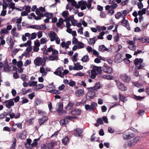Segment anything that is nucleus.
I'll list each match as a JSON object with an SVG mask.
<instances>
[{
  "mask_svg": "<svg viewBox=\"0 0 149 149\" xmlns=\"http://www.w3.org/2000/svg\"><path fill=\"white\" fill-rule=\"evenodd\" d=\"M93 1V0H88L87 3L86 1L82 0L76 3L74 7L77 9L80 8L82 10H85L86 7L89 9L91 6V2Z\"/></svg>",
  "mask_w": 149,
  "mask_h": 149,
  "instance_id": "nucleus-1",
  "label": "nucleus"
},
{
  "mask_svg": "<svg viewBox=\"0 0 149 149\" xmlns=\"http://www.w3.org/2000/svg\"><path fill=\"white\" fill-rule=\"evenodd\" d=\"M100 83L98 82H97L94 86L93 87H89L87 88L88 90V93L90 95H92L93 96L95 95V93L94 91H96L100 88Z\"/></svg>",
  "mask_w": 149,
  "mask_h": 149,
  "instance_id": "nucleus-2",
  "label": "nucleus"
},
{
  "mask_svg": "<svg viewBox=\"0 0 149 149\" xmlns=\"http://www.w3.org/2000/svg\"><path fill=\"white\" fill-rule=\"evenodd\" d=\"M143 60L142 58H136L134 61V64L136 65L138 69H142L143 67L141 63L143 62Z\"/></svg>",
  "mask_w": 149,
  "mask_h": 149,
  "instance_id": "nucleus-3",
  "label": "nucleus"
},
{
  "mask_svg": "<svg viewBox=\"0 0 149 149\" xmlns=\"http://www.w3.org/2000/svg\"><path fill=\"white\" fill-rule=\"evenodd\" d=\"M97 105V104L95 102H92L91 105L86 104L85 106V107L86 109L87 110H93L95 109Z\"/></svg>",
  "mask_w": 149,
  "mask_h": 149,
  "instance_id": "nucleus-4",
  "label": "nucleus"
},
{
  "mask_svg": "<svg viewBox=\"0 0 149 149\" xmlns=\"http://www.w3.org/2000/svg\"><path fill=\"white\" fill-rule=\"evenodd\" d=\"M45 11V8L44 7H41L39 8L36 10V13L37 15L40 16L41 18L44 16L43 13H44Z\"/></svg>",
  "mask_w": 149,
  "mask_h": 149,
  "instance_id": "nucleus-5",
  "label": "nucleus"
},
{
  "mask_svg": "<svg viewBox=\"0 0 149 149\" xmlns=\"http://www.w3.org/2000/svg\"><path fill=\"white\" fill-rule=\"evenodd\" d=\"M122 81L125 82H129L131 80V77L126 74H122L121 77Z\"/></svg>",
  "mask_w": 149,
  "mask_h": 149,
  "instance_id": "nucleus-6",
  "label": "nucleus"
},
{
  "mask_svg": "<svg viewBox=\"0 0 149 149\" xmlns=\"http://www.w3.org/2000/svg\"><path fill=\"white\" fill-rule=\"evenodd\" d=\"M135 135L134 133L129 134L128 132H125L123 136L124 139L128 140L133 138Z\"/></svg>",
  "mask_w": 149,
  "mask_h": 149,
  "instance_id": "nucleus-7",
  "label": "nucleus"
},
{
  "mask_svg": "<svg viewBox=\"0 0 149 149\" xmlns=\"http://www.w3.org/2000/svg\"><path fill=\"white\" fill-rule=\"evenodd\" d=\"M116 85L118 88L122 91H124L127 90V88L122 83L119 81L116 82Z\"/></svg>",
  "mask_w": 149,
  "mask_h": 149,
  "instance_id": "nucleus-8",
  "label": "nucleus"
},
{
  "mask_svg": "<svg viewBox=\"0 0 149 149\" xmlns=\"http://www.w3.org/2000/svg\"><path fill=\"white\" fill-rule=\"evenodd\" d=\"M91 71L94 72V73H95L97 74H100L102 72L101 67H97V66H94L93 68Z\"/></svg>",
  "mask_w": 149,
  "mask_h": 149,
  "instance_id": "nucleus-9",
  "label": "nucleus"
},
{
  "mask_svg": "<svg viewBox=\"0 0 149 149\" xmlns=\"http://www.w3.org/2000/svg\"><path fill=\"white\" fill-rule=\"evenodd\" d=\"M42 58L39 57H37L34 60V63L37 66H40L42 63Z\"/></svg>",
  "mask_w": 149,
  "mask_h": 149,
  "instance_id": "nucleus-10",
  "label": "nucleus"
},
{
  "mask_svg": "<svg viewBox=\"0 0 149 149\" xmlns=\"http://www.w3.org/2000/svg\"><path fill=\"white\" fill-rule=\"evenodd\" d=\"M139 137L136 136L135 138L133 140L129 142L128 143L129 146L131 147L135 145L138 141H139Z\"/></svg>",
  "mask_w": 149,
  "mask_h": 149,
  "instance_id": "nucleus-11",
  "label": "nucleus"
},
{
  "mask_svg": "<svg viewBox=\"0 0 149 149\" xmlns=\"http://www.w3.org/2000/svg\"><path fill=\"white\" fill-rule=\"evenodd\" d=\"M103 71L105 73L110 74L113 72V69L109 66H104L103 67Z\"/></svg>",
  "mask_w": 149,
  "mask_h": 149,
  "instance_id": "nucleus-12",
  "label": "nucleus"
},
{
  "mask_svg": "<svg viewBox=\"0 0 149 149\" xmlns=\"http://www.w3.org/2000/svg\"><path fill=\"white\" fill-rule=\"evenodd\" d=\"M114 61L117 63H120L122 61L123 59L121 58V55L120 54L118 53L116 55Z\"/></svg>",
  "mask_w": 149,
  "mask_h": 149,
  "instance_id": "nucleus-13",
  "label": "nucleus"
},
{
  "mask_svg": "<svg viewBox=\"0 0 149 149\" xmlns=\"http://www.w3.org/2000/svg\"><path fill=\"white\" fill-rule=\"evenodd\" d=\"M63 67H59L56 70L55 72H54V73L55 74L59 75L61 77H63V75L62 72V71L63 70Z\"/></svg>",
  "mask_w": 149,
  "mask_h": 149,
  "instance_id": "nucleus-14",
  "label": "nucleus"
},
{
  "mask_svg": "<svg viewBox=\"0 0 149 149\" xmlns=\"http://www.w3.org/2000/svg\"><path fill=\"white\" fill-rule=\"evenodd\" d=\"M4 103H6V106L8 108H10L11 107L14 105V103L13 100H9L6 101Z\"/></svg>",
  "mask_w": 149,
  "mask_h": 149,
  "instance_id": "nucleus-15",
  "label": "nucleus"
},
{
  "mask_svg": "<svg viewBox=\"0 0 149 149\" xmlns=\"http://www.w3.org/2000/svg\"><path fill=\"white\" fill-rule=\"evenodd\" d=\"M48 34L51 42L57 36V35L54 32L52 31H50Z\"/></svg>",
  "mask_w": 149,
  "mask_h": 149,
  "instance_id": "nucleus-16",
  "label": "nucleus"
},
{
  "mask_svg": "<svg viewBox=\"0 0 149 149\" xmlns=\"http://www.w3.org/2000/svg\"><path fill=\"white\" fill-rule=\"evenodd\" d=\"M71 44V41H68L65 42H62L61 43V47L63 48H65L66 49L69 48V46Z\"/></svg>",
  "mask_w": 149,
  "mask_h": 149,
  "instance_id": "nucleus-17",
  "label": "nucleus"
},
{
  "mask_svg": "<svg viewBox=\"0 0 149 149\" xmlns=\"http://www.w3.org/2000/svg\"><path fill=\"white\" fill-rule=\"evenodd\" d=\"M58 59V54L50 55L48 57V60L50 61H56Z\"/></svg>",
  "mask_w": 149,
  "mask_h": 149,
  "instance_id": "nucleus-18",
  "label": "nucleus"
},
{
  "mask_svg": "<svg viewBox=\"0 0 149 149\" xmlns=\"http://www.w3.org/2000/svg\"><path fill=\"white\" fill-rule=\"evenodd\" d=\"M84 91L83 89H78L75 91V95L77 97L82 96L84 94Z\"/></svg>",
  "mask_w": 149,
  "mask_h": 149,
  "instance_id": "nucleus-19",
  "label": "nucleus"
},
{
  "mask_svg": "<svg viewBox=\"0 0 149 149\" xmlns=\"http://www.w3.org/2000/svg\"><path fill=\"white\" fill-rule=\"evenodd\" d=\"M74 105V102L73 101H69V103L65 108L67 110H70L73 108Z\"/></svg>",
  "mask_w": 149,
  "mask_h": 149,
  "instance_id": "nucleus-20",
  "label": "nucleus"
},
{
  "mask_svg": "<svg viewBox=\"0 0 149 149\" xmlns=\"http://www.w3.org/2000/svg\"><path fill=\"white\" fill-rule=\"evenodd\" d=\"M74 65L75 70H79L83 69V66L81 65L79 63H74Z\"/></svg>",
  "mask_w": 149,
  "mask_h": 149,
  "instance_id": "nucleus-21",
  "label": "nucleus"
},
{
  "mask_svg": "<svg viewBox=\"0 0 149 149\" xmlns=\"http://www.w3.org/2000/svg\"><path fill=\"white\" fill-rule=\"evenodd\" d=\"M40 72L42 74V77L45 76L47 74V72L46 71L45 68L43 66H42L40 68Z\"/></svg>",
  "mask_w": 149,
  "mask_h": 149,
  "instance_id": "nucleus-22",
  "label": "nucleus"
},
{
  "mask_svg": "<svg viewBox=\"0 0 149 149\" xmlns=\"http://www.w3.org/2000/svg\"><path fill=\"white\" fill-rule=\"evenodd\" d=\"M118 6V5L117 3H114L113 4H112L111 5H107L105 7V9L106 10H108L110 9H115Z\"/></svg>",
  "mask_w": 149,
  "mask_h": 149,
  "instance_id": "nucleus-23",
  "label": "nucleus"
},
{
  "mask_svg": "<svg viewBox=\"0 0 149 149\" xmlns=\"http://www.w3.org/2000/svg\"><path fill=\"white\" fill-rule=\"evenodd\" d=\"M17 136L20 139H24L26 138V133L24 131L22 133H18L17 134Z\"/></svg>",
  "mask_w": 149,
  "mask_h": 149,
  "instance_id": "nucleus-24",
  "label": "nucleus"
},
{
  "mask_svg": "<svg viewBox=\"0 0 149 149\" xmlns=\"http://www.w3.org/2000/svg\"><path fill=\"white\" fill-rule=\"evenodd\" d=\"M47 50L49 52H52V54L53 55L58 54V52L57 50L54 49L51 47L48 48Z\"/></svg>",
  "mask_w": 149,
  "mask_h": 149,
  "instance_id": "nucleus-25",
  "label": "nucleus"
},
{
  "mask_svg": "<svg viewBox=\"0 0 149 149\" xmlns=\"http://www.w3.org/2000/svg\"><path fill=\"white\" fill-rule=\"evenodd\" d=\"M48 120V118L45 116H44L41 119H39V122L40 125L43 124L46 121Z\"/></svg>",
  "mask_w": 149,
  "mask_h": 149,
  "instance_id": "nucleus-26",
  "label": "nucleus"
},
{
  "mask_svg": "<svg viewBox=\"0 0 149 149\" xmlns=\"http://www.w3.org/2000/svg\"><path fill=\"white\" fill-rule=\"evenodd\" d=\"M81 111L79 109H76L71 111L72 114L74 115H79L81 113Z\"/></svg>",
  "mask_w": 149,
  "mask_h": 149,
  "instance_id": "nucleus-27",
  "label": "nucleus"
},
{
  "mask_svg": "<svg viewBox=\"0 0 149 149\" xmlns=\"http://www.w3.org/2000/svg\"><path fill=\"white\" fill-rule=\"evenodd\" d=\"M97 39L96 37H94L93 38H90L88 41V43L90 45L94 44L97 40Z\"/></svg>",
  "mask_w": 149,
  "mask_h": 149,
  "instance_id": "nucleus-28",
  "label": "nucleus"
},
{
  "mask_svg": "<svg viewBox=\"0 0 149 149\" xmlns=\"http://www.w3.org/2000/svg\"><path fill=\"white\" fill-rule=\"evenodd\" d=\"M31 36V34L28 33H25L24 35H23L22 36V39L23 41H25L27 39L26 37H28L29 40H30V37Z\"/></svg>",
  "mask_w": 149,
  "mask_h": 149,
  "instance_id": "nucleus-29",
  "label": "nucleus"
},
{
  "mask_svg": "<svg viewBox=\"0 0 149 149\" xmlns=\"http://www.w3.org/2000/svg\"><path fill=\"white\" fill-rule=\"evenodd\" d=\"M57 111H60L63 109V104L61 102H59L57 103L56 105Z\"/></svg>",
  "mask_w": 149,
  "mask_h": 149,
  "instance_id": "nucleus-30",
  "label": "nucleus"
},
{
  "mask_svg": "<svg viewBox=\"0 0 149 149\" xmlns=\"http://www.w3.org/2000/svg\"><path fill=\"white\" fill-rule=\"evenodd\" d=\"M89 60L88 56L87 55H86L84 56L81 58V60L83 62H86Z\"/></svg>",
  "mask_w": 149,
  "mask_h": 149,
  "instance_id": "nucleus-31",
  "label": "nucleus"
},
{
  "mask_svg": "<svg viewBox=\"0 0 149 149\" xmlns=\"http://www.w3.org/2000/svg\"><path fill=\"white\" fill-rule=\"evenodd\" d=\"M99 50L102 52L105 51H108V49L104 45H102L99 46Z\"/></svg>",
  "mask_w": 149,
  "mask_h": 149,
  "instance_id": "nucleus-32",
  "label": "nucleus"
},
{
  "mask_svg": "<svg viewBox=\"0 0 149 149\" xmlns=\"http://www.w3.org/2000/svg\"><path fill=\"white\" fill-rule=\"evenodd\" d=\"M37 83V81H30L28 82V85L30 87H33L34 86L36 87Z\"/></svg>",
  "mask_w": 149,
  "mask_h": 149,
  "instance_id": "nucleus-33",
  "label": "nucleus"
},
{
  "mask_svg": "<svg viewBox=\"0 0 149 149\" xmlns=\"http://www.w3.org/2000/svg\"><path fill=\"white\" fill-rule=\"evenodd\" d=\"M146 9L144 8L141 10H139L138 12V14L139 15H142L143 14H145L146 13Z\"/></svg>",
  "mask_w": 149,
  "mask_h": 149,
  "instance_id": "nucleus-34",
  "label": "nucleus"
},
{
  "mask_svg": "<svg viewBox=\"0 0 149 149\" xmlns=\"http://www.w3.org/2000/svg\"><path fill=\"white\" fill-rule=\"evenodd\" d=\"M102 77L104 79L109 80L112 79H113V77L112 76L107 74L103 75Z\"/></svg>",
  "mask_w": 149,
  "mask_h": 149,
  "instance_id": "nucleus-35",
  "label": "nucleus"
},
{
  "mask_svg": "<svg viewBox=\"0 0 149 149\" xmlns=\"http://www.w3.org/2000/svg\"><path fill=\"white\" fill-rule=\"evenodd\" d=\"M123 25L124 26H126L128 25L129 23L127 20L125 19V17H124L121 22Z\"/></svg>",
  "mask_w": 149,
  "mask_h": 149,
  "instance_id": "nucleus-36",
  "label": "nucleus"
},
{
  "mask_svg": "<svg viewBox=\"0 0 149 149\" xmlns=\"http://www.w3.org/2000/svg\"><path fill=\"white\" fill-rule=\"evenodd\" d=\"M61 40L57 35L55 38L51 42L55 41L56 43L58 45L60 44Z\"/></svg>",
  "mask_w": 149,
  "mask_h": 149,
  "instance_id": "nucleus-37",
  "label": "nucleus"
},
{
  "mask_svg": "<svg viewBox=\"0 0 149 149\" xmlns=\"http://www.w3.org/2000/svg\"><path fill=\"white\" fill-rule=\"evenodd\" d=\"M61 40L57 35L55 38L51 42L55 41L56 43L58 45L60 44Z\"/></svg>",
  "mask_w": 149,
  "mask_h": 149,
  "instance_id": "nucleus-38",
  "label": "nucleus"
},
{
  "mask_svg": "<svg viewBox=\"0 0 149 149\" xmlns=\"http://www.w3.org/2000/svg\"><path fill=\"white\" fill-rule=\"evenodd\" d=\"M61 40L57 35L55 38L51 42L55 41L56 43L58 45L60 44Z\"/></svg>",
  "mask_w": 149,
  "mask_h": 149,
  "instance_id": "nucleus-39",
  "label": "nucleus"
},
{
  "mask_svg": "<svg viewBox=\"0 0 149 149\" xmlns=\"http://www.w3.org/2000/svg\"><path fill=\"white\" fill-rule=\"evenodd\" d=\"M61 40L57 35L55 38L51 42L55 41L56 43L58 45L60 44Z\"/></svg>",
  "mask_w": 149,
  "mask_h": 149,
  "instance_id": "nucleus-40",
  "label": "nucleus"
},
{
  "mask_svg": "<svg viewBox=\"0 0 149 149\" xmlns=\"http://www.w3.org/2000/svg\"><path fill=\"white\" fill-rule=\"evenodd\" d=\"M61 40L57 35L55 38L51 42L55 41L56 43L58 45L60 44Z\"/></svg>",
  "mask_w": 149,
  "mask_h": 149,
  "instance_id": "nucleus-41",
  "label": "nucleus"
},
{
  "mask_svg": "<svg viewBox=\"0 0 149 149\" xmlns=\"http://www.w3.org/2000/svg\"><path fill=\"white\" fill-rule=\"evenodd\" d=\"M69 15V13L68 11H63L62 14V16L65 18V19H66Z\"/></svg>",
  "mask_w": 149,
  "mask_h": 149,
  "instance_id": "nucleus-42",
  "label": "nucleus"
},
{
  "mask_svg": "<svg viewBox=\"0 0 149 149\" xmlns=\"http://www.w3.org/2000/svg\"><path fill=\"white\" fill-rule=\"evenodd\" d=\"M57 112L58 114L61 116L65 115H66L67 113V112L66 111L63 110V109L60 111H58Z\"/></svg>",
  "mask_w": 149,
  "mask_h": 149,
  "instance_id": "nucleus-43",
  "label": "nucleus"
},
{
  "mask_svg": "<svg viewBox=\"0 0 149 149\" xmlns=\"http://www.w3.org/2000/svg\"><path fill=\"white\" fill-rule=\"evenodd\" d=\"M44 87V85L42 84H36L35 89L36 90H39L43 88Z\"/></svg>",
  "mask_w": 149,
  "mask_h": 149,
  "instance_id": "nucleus-44",
  "label": "nucleus"
},
{
  "mask_svg": "<svg viewBox=\"0 0 149 149\" xmlns=\"http://www.w3.org/2000/svg\"><path fill=\"white\" fill-rule=\"evenodd\" d=\"M65 21L61 18H60L58 20V22L56 24V25L58 27L60 26L63 23V22Z\"/></svg>",
  "mask_w": 149,
  "mask_h": 149,
  "instance_id": "nucleus-45",
  "label": "nucleus"
},
{
  "mask_svg": "<svg viewBox=\"0 0 149 149\" xmlns=\"http://www.w3.org/2000/svg\"><path fill=\"white\" fill-rule=\"evenodd\" d=\"M42 103V102L41 100L38 98L36 99L34 102V103L36 105H40Z\"/></svg>",
  "mask_w": 149,
  "mask_h": 149,
  "instance_id": "nucleus-46",
  "label": "nucleus"
},
{
  "mask_svg": "<svg viewBox=\"0 0 149 149\" xmlns=\"http://www.w3.org/2000/svg\"><path fill=\"white\" fill-rule=\"evenodd\" d=\"M77 46L78 47V49H82L84 47L85 45L82 42H79L77 44Z\"/></svg>",
  "mask_w": 149,
  "mask_h": 149,
  "instance_id": "nucleus-47",
  "label": "nucleus"
},
{
  "mask_svg": "<svg viewBox=\"0 0 149 149\" xmlns=\"http://www.w3.org/2000/svg\"><path fill=\"white\" fill-rule=\"evenodd\" d=\"M6 42L7 43L12 45L13 40H12L11 37L10 36H8L6 39Z\"/></svg>",
  "mask_w": 149,
  "mask_h": 149,
  "instance_id": "nucleus-48",
  "label": "nucleus"
},
{
  "mask_svg": "<svg viewBox=\"0 0 149 149\" xmlns=\"http://www.w3.org/2000/svg\"><path fill=\"white\" fill-rule=\"evenodd\" d=\"M78 56V53H75L73 56L72 58V60L73 62H76L77 61V58Z\"/></svg>",
  "mask_w": 149,
  "mask_h": 149,
  "instance_id": "nucleus-49",
  "label": "nucleus"
},
{
  "mask_svg": "<svg viewBox=\"0 0 149 149\" xmlns=\"http://www.w3.org/2000/svg\"><path fill=\"white\" fill-rule=\"evenodd\" d=\"M8 115V113L4 112L3 113H1L0 115V119H2L4 118L6 116Z\"/></svg>",
  "mask_w": 149,
  "mask_h": 149,
  "instance_id": "nucleus-50",
  "label": "nucleus"
},
{
  "mask_svg": "<svg viewBox=\"0 0 149 149\" xmlns=\"http://www.w3.org/2000/svg\"><path fill=\"white\" fill-rule=\"evenodd\" d=\"M119 96L120 97V99L123 102H125L127 100L126 97L124 95H121L120 94H119Z\"/></svg>",
  "mask_w": 149,
  "mask_h": 149,
  "instance_id": "nucleus-51",
  "label": "nucleus"
},
{
  "mask_svg": "<svg viewBox=\"0 0 149 149\" xmlns=\"http://www.w3.org/2000/svg\"><path fill=\"white\" fill-rule=\"evenodd\" d=\"M76 132L78 134V136H79L80 135L83 133V130L81 129L77 128L76 129Z\"/></svg>",
  "mask_w": 149,
  "mask_h": 149,
  "instance_id": "nucleus-52",
  "label": "nucleus"
},
{
  "mask_svg": "<svg viewBox=\"0 0 149 149\" xmlns=\"http://www.w3.org/2000/svg\"><path fill=\"white\" fill-rule=\"evenodd\" d=\"M69 139L68 137H66L64 139L62 140V142L64 145H66V144L68 142Z\"/></svg>",
  "mask_w": 149,
  "mask_h": 149,
  "instance_id": "nucleus-53",
  "label": "nucleus"
},
{
  "mask_svg": "<svg viewBox=\"0 0 149 149\" xmlns=\"http://www.w3.org/2000/svg\"><path fill=\"white\" fill-rule=\"evenodd\" d=\"M48 41L47 38H42L40 40V43L41 44H43L46 43Z\"/></svg>",
  "mask_w": 149,
  "mask_h": 149,
  "instance_id": "nucleus-54",
  "label": "nucleus"
},
{
  "mask_svg": "<svg viewBox=\"0 0 149 149\" xmlns=\"http://www.w3.org/2000/svg\"><path fill=\"white\" fill-rule=\"evenodd\" d=\"M54 145V143H50L47 144V146L48 149H52Z\"/></svg>",
  "mask_w": 149,
  "mask_h": 149,
  "instance_id": "nucleus-55",
  "label": "nucleus"
},
{
  "mask_svg": "<svg viewBox=\"0 0 149 149\" xmlns=\"http://www.w3.org/2000/svg\"><path fill=\"white\" fill-rule=\"evenodd\" d=\"M26 75L24 74H22L21 75V79L24 81H26L27 80Z\"/></svg>",
  "mask_w": 149,
  "mask_h": 149,
  "instance_id": "nucleus-56",
  "label": "nucleus"
},
{
  "mask_svg": "<svg viewBox=\"0 0 149 149\" xmlns=\"http://www.w3.org/2000/svg\"><path fill=\"white\" fill-rule=\"evenodd\" d=\"M60 123L62 125L66 124L68 123V121L67 120H66L65 119H62L60 121Z\"/></svg>",
  "mask_w": 149,
  "mask_h": 149,
  "instance_id": "nucleus-57",
  "label": "nucleus"
},
{
  "mask_svg": "<svg viewBox=\"0 0 149 149\" xmlns=\"http://www.w3.org/2000/svg\"><path fill=\"white\" fill-rule=\"evenodd\" d=\"M49 92L53 94H60V92L58 90H56L52 89L49 91Z\"/></svg>",
  "mask_w": 149,
  "mask_h": 149,
  "instance_id": "nucleus-58",
  "label": "nucleus"
},
{
  "mask_svg": "<svg viewBox=\"0 0 149 149\" xmlns=\"http://www.w3.org/2000/svg\"><path fill=\"white\" fill-rule=\"evenodd\" d=\"M121 14L122 15V17H123V18L124 17H125V16L127 15L128 13V11L126 10H123L121 12Z\"/></svg>",
  "mask_w": 149,
  "mask_h": 149,
  "instance_id": "nucleus-59",
  "label": "nucleus"
},
{
  "mask_svg": "<svg viewBox=\"0 0 149 149\" xmlns=\"http://www.w3.org/2000/svg\"><path fill=\"white\" fill-rule=\"evenodd\" d=\"M30 15L33 17L34 19L36 20H40L41 19V17L39 16H36L35 14L33 13H32Z\"/></svg>",
  "mask_w": 149,
  "mask_h": 149,
  "instance_id": "nucleus-60",
  "label": "nucleus"
},
{
  "mask_svg": "<svg viewBox=\"0 0 149 149\" xmlns=\"http://www.w3.org/2000/svg\"><path fill=\"white\" fill-rule=\"evenodd\" d=\"M102 59V57L100 56L96 58L94 60V62L97 63H100L101 62V60Z\"/></svg>",
  "mask_w": 149,
  "mask_h": 149,
  "instance_id": "nucleus-61",
  "label": "nucleus"
},
{
  "mask_svg": "<svg viewBox=\"0 0 149 149\" xmlns=\"http://www.w3.org/2000/svg\"><path fill=\"white\" fill-rule=\"evenodd\" d=\"M115 17L116 19H119L121 17H122L121 12H117L116 14L115 15Z\"/></svg>",
  "mask_w": 149,
  "mask_h": 149,
  "instance_id": "nucleus-62",
  "label": "nucleus"
},
{
  "mask_svg": "<svg viewBox=\"0 0 149 149\" xmlns=\"http://www.w3.org/2000/svg\"><path fill=\"white\" fill-rule=\"evenodd\" d=\"M105 33L104 31H102L100 33L99 35L97 36V38L98 39H103V36L104 35Z\"/></svg>",
  "mask_w": 149,
  "mask_h": 149,
  "instance_id": "nucleus-63",
  "label": "nucleus"
},
{
  "mask_svg": "<svg viewBox=\"0 0 149 149\" xmlns=\"http://www.w3.org/2000/svg\"><path fill=\"white\" fill-rule=\"evenodd\" d=\"M79 41L77 38L74 37L72 38V43L74 45L77 44L79 42Z\"/></svg>",
  "mask_w": 149,
  "mask_h": 149,
  "instance_id": "nucleus-64",
  "label": "nucleus"
}]
</instances>
